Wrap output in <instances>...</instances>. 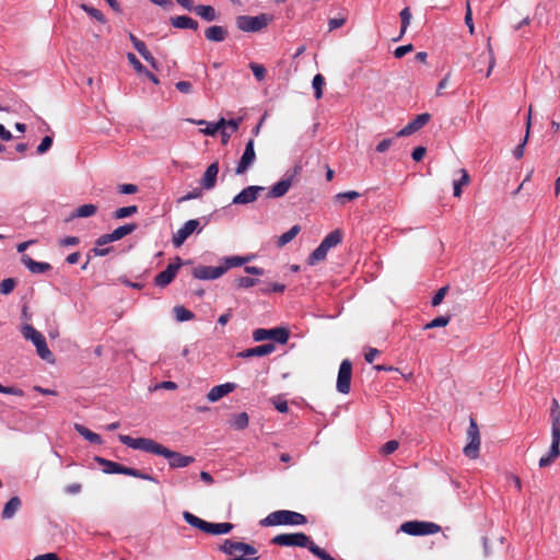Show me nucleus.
Wrapping results in <instances>:
<instances>
[{"instance_id":"61","label":"nucleus","mask_w":560,"mask_h":560,"mask_svg":"<svg viewBox=\"0 0 560 560\" xmlns=\"http://www.w3.org/2000/svg\"><path fill=\"white\" fill-rule=\"evenodd\" d=\"M393 144V139H383L377 145H376V151L380 152V153H383L385 151H387L390 145Z\"/></svg>"},{"instance_id":"23","label":"nucleus","mask_w":560,"mask_h":560,"mask_svg":"<svg viewBox=\"0 0 560 560\" xmlns=\"http://www.w3.org/2000/svg\"><path fill=\"white\" fill-rule=\"evenodd\" d=\"M218 173H219V163L215 161L207 167V170L203 174V177L201 179V185L205 189L210 190L215 186Z\"/></svg>"},{"instance_id":"57","label":"nucleus","mask_w":560,"mask_h":560,"mask_svg":"<svg viewBox=\"0 0 560 560\" xmlns=\"http://www.w3.org/2000/svg\"><path fill=\"white\" fill-rule=\"evenodd\" d=\"M412 49H413V46L411 44L399 46L395 49L394 56L398 59L402 58L405 55L412 51Z\"/></svg>"},{"instance_id":"18","label":"nucleus","mask_w":560,"mask_h":560,"mask_svg":"<svg viewBox=\"0 0 560 560\" xmlns=\"http://www.w3.org/2000/svg\"><path fill=\"white\" fill-rule=\"evenodd\" d=\"M224 275L221 266H198L192 269V276L199 280H214Z\"/></svg>"},{"instance_id":"10","label":"nucleus","mask_w":560,"mask_h":560,"mask_svg":"<svg viewBox=\"0 0 560 560\" xmlns=\"http://www.w3.org/2000/svg\"><path fill=\"white\" fill-rule=\"evenodd\" d=\"M400 530L410 536L433 535L441 530V526L424 521H408L401 524Z\"/></svg>"},{"instance_id":"21","label":"nucleus","mask_w":560,"mask_h":560,"mask_svg":"<svg viewBox=\"0 0 560 560\" xmlns=\"http://www.w3.org/2000/svg\"><path fill=\"white\" fill-rule=\"evenodd\" d=\"M236 388L235 383H225L221 385H217L210 389V392L207 394V398L211 402H215L220 400L225 395L232 393Z\"/></svg>"},{"instance_id":"14","label":"nucleus","mask_w":560,"mask_h":560,"mask_svg":"<svg viewBox=\"0 0 560 560\" xmlns=\"http://www.w3.org/2000/svg\"><path fill=\"white\" fill-rule=\"evenodd\" d=\"M254 145H255V142H254V139L250 138L246 145H245V150L240 159V161L237 162V165L235 167V174L236 175H242L244 173L247 172V170L254 164V162L256 161V153H255V149H254Z\"/></svg>"},{"instance_id":"52","label":"nucleus","mask_w":560,"mask_h":560,"mask_svg":"<svg viewBox=\"0 0 560 560\" xmlns=\"http://www.w3.org/2000/svg\"><path fill=\"white\" fill-rule=\"evenodd\" d=\"M0 393L8 394V395H14V396H19V397L24 396V392L21 388L14 387V386H3L1 384H0Z\"/></svg>"},{"instance_id":"45","label":"nucleus","mask_w":560,"mask_h":560,"mask_svg":"<svg viewBox=\"0 0 560 560\" xmlns=\"http://www.w3.org/2000/svg\"><path fill=\"white\" fill-rule=\"evenodd\" d=\"M80 8L100 23L106 22L104 14L98 9H95L86 3H82Z\"/></svg>"},{"instance_id":"17","label":"nucleus","mask_w":560,"mask_h":560,"mask_svg":"<svg viewBox=\"0 0 560 560\" xmlns=\"http://www.w3.org/2000/svg\"><path fill=\"white\" fill-rule=\"evenodd\" d=\"M431 119V115L429 113H423L417 115L410 122H408L402 129L397 132V137H407L410 136L422 127H424Z\"/></svg>"},{"instance_id":"32","label":"nucleus","mask_w":560,"mask_h":560,"mask_svg":"<svg viewBox=\"0 0 560 560\" xmlns=\"http://www.w3.org/2000/svg\"><path fill=\"white\" fill-rule=\"evenodd\" d=\"M194 11L197 15L208 22L217 20V12L211 5L199 4L195 7Z\"/></svg>"},{"instance_id":"54","label":"nucleus","mask_w":560,"mask_h":560,"mask_svg":"<svg viewBox=\"0 0 560 560\" xmlns=\"http://www.w3.org/2000/svg\"><path fill=\"white\" fill-rule=\"evenodd\" d=\"M446 292H447V287H442L441 289H439L436 291V293L433 295L431 304L433 306L440 305L442 303Z\"/></svg>"},{"instance_id":"47","label":"nucleus","mask_w":560,"mask_h":560,"mask_svg":"<svg viewBox=\"0 0 560 560\" xmlns=\"http://www.w3.org/2000/svg\"><path fill=\"white\" fill-rule=\"evenodd\" d=\"M16 285V281L13 278H7L0 282V293L8 295L10 294Z\"/></svg>"},{"instance_id":"53","label":"nucleus","mask_w":560,"mask_h":560,"mask_svg":"<svg viewBox=\"0 0 560 560\" xmlns=\"http://www.w3.org/2000/svg\"><path fill=\"white\" fill-rule=\"evenodd\" d=\"M346 21H347V19L345 16L329 19V21H328L329 32L341 27L342 25H345Z\"/></svg>"},{"instance_id":"63","label":"nucleus","mask_w":560,"mask_h":560,"mask_svg":"<svg viewBox=\"0 0 560 560\" xmlns=\"http://www.w3.org/2000/svg\"><path fill=\"white\" fill-rule=\"evenodd\" d=\"M177 388V384L172 381H163L155 386V389H168L174 390Z\"/></svg>"},{"instance_id":"41","label":"nucleus","mask_w":560,"mask_h":560,"mask_svg":"<svg viewBox=\"0 0 560 560\" xmlns=\"http://www.w3.org/2000/svg\"><path fill=\"white\" fill-rule=\"evenodd\" d=\"M325 85V78L322 74H316L313 78L312 86L314 89V96L316 100H320L323 97V86Z\"/></svg>"},{"instance_id":"56","label":"nucleus","mask_w":560,"mask_h":560,"mask_svg":"<svg viewBox=\"0 0 560 560\" xmlns=\"http://www.w3.org/2000/svg\"><path fill=\"white\" fill-rule=\"evenodd\" d=\"M118 191L124 195H132L138 191V186L135 184H121L118 186Z\"/></svg>"},{"instance_id":"5","label":"nucleus","mask_w":560,"mask_h":560,"mask_svg":"<svg viewBox=\"0 0 560 560\" xmlns=\"http://www.w3.org/2000/svg\"><path fill=\"white\" fill-rule=\"evenodd\" d=\"M183 517L187 524L199 530L211 535H223L230 533L234 525L232 523H209L190 512L185 511Z\"/></svg>"},{"instance_id":"3","label":"nucleus","mask_w":560,"mask_h":560,"mask_svg":"<svg viewBox=\"0 0 560 560\" xmlns=\"http://www.w3.org/2000/svg\"><path fill=\"white\" fill-rule=\"evenodd\" d=\"M138 228L137 223H128L121 226H118L113 232L101 235L96 242L95 247L91 249V253L94 256H106L110 253L112 247L98 248L100 245H106L112 242L119 241L125 236L131 234Z\"/></svg>"},{"instance_id":"26","label":"nucleus","mask_w":560,"mask_h":560,"mask_svg":"<svg viewBox=\"0 0 560 560\" xmlns=\"http://www.w3.org/2000/svg\"><path fill=\"white\" fill-rule=\"evenodd\" d=\"M170 22L175 28H189L192 31L198 30V22L188 15H178L170 19Z\"/></svg>"},{"instance_id":"6","label":"nucleus","mask_w":560,"mask_h":560,"mask_svg":"<svg viewBox=\"0 0 560 560\" xmlns=\"http://www.w3.org/2000/svg\"><path fill=\"white\" fill-rule=\"evenodd\" d=\"M21 332L26 340H31L36 347L38 357L49 363L55 362V357L49 350L45 337L36 330L32 325L25 324L21 328Z\"/></svg>"},{"instance_id":"46","label":"nucleus","mask_w":560,"mask_h":560,"mask_svg":"<svg viewBox=\"0 0 560 560\" xmlns=\"http://www.w3.org/2000/svg\"><path fill=\"white\" fill-rule=\"evenodd\" d=\"M451 320V317L450 316H439V317H435L434 319H432L431 322H429L428 324L424 325V329H432V328H436V327H444L446 326Z\"/></svg>"},{"instance_id":"60","label":"nucleus","mask_w":560,"mask_h":560,"mask_svg":"<svg viewBox=\"0 0 560 560\" xmlns=\"http://www.w3.org/2000/svg\"><path fill=\"white\" fill-rule=\"evenodd\" d=\"M175 86L179 92L185 94H189L192 91V85L188 81H178Z\"/></svg>"},{"instance_id":"20","label":"nucleus","mask_w":560,"mask_h":560,"mask_svg":"<svg viewBox=\"0 0 560 560\" xmlns=\"http://www.w3.org/2000/svg\"><path fill=\"white\" fill-rule=\"evenodd\" d=\"M276 350V346L271 342L264 343L254 348L245 349L237 353L238 358L248 359L253 357H265L272 353Z\"/></svg>"},{"instance_id":"4","label":"nucleus","mask_w":560,"mask_h":560,"mask_svg":"<svg viewBox=\"0 0 560 560\" xmlns=\"http://www.w3.org/2000/svg\"><path fill=\"white\" fill-rule=\"evenodd\" d=\"M307 523L305 515L289 511L279 510L271 512L264 520L260 521L261 526H278V525H304Z\"/></svg>"},{"instance_id":"8","label":"nucleus","mask_w":560,"mask_h":560,"mask_svg":"<svg viewBox=\"0 0 560 560\" xmlns=\"http://www.w3.org/2000/svg\"><path fill=\"white\" fill-rule=\"evenodd\" d=\"M273 18L267 13H260L258 15H238L235 19L236 27L246 33H257L261 30L266 28L271 22Z\"/></svg>"},{"instance_id":"44","label":"nucleus","mask_w":560,"mask_h":560,"mask_svg":"<svg viewBox=\"0 0 560 560\" xmlns=\"http://www.w3.org/2000/svg\"><path fill=\"white\" fill-rule=\"evenodd\" d=\"M137 51L142 56V58L151 65L152 68L158 69L156 60L152 56V54L148 50L145 44H138Z\"/></svg>"},{"instance_id":"19","label":"nucleus","mask_w":560,"mask_h":560,"mask_svg":"<svg viewBox=\"0 0 560 560\" xmlns=\"http://www.w3.org/2000/svg\"><path fill=\"white\" fill-rule=\"evenodd\" d=\"M199 226L198 220H188L184 225L174 234L173 244L179 247Z\"/></svg>"},{"instance_id":"36","label":"nucleus","mask_w":560,"mask_h":560,"mask_svg":"<svg viewBox=\"0 0 560 560\" xmlns=\"http://www.w3.org/2000/svg\"><path fill=\"white\" fill-rule=\"evenodd\" d=\"M248 422H249V419H248V415L246 412L236 413L231 419V425L235 430H244L245 428L248 427Z\"/></svg>"},{"instance_id":"35","label":"nucleus","mask_w":560,"mask_h":560,"mask_svg":"<svg viewBox=\"0 0 560 560\" xmlns=\"http://www.w3.org/2000/svg\"><path fill=\"white\" fill-rule=\"evenodd\" d=\"M301 231L300 225H293L289 231L279 236L277 245L283 247L290 243Z\"/></svg>"},{"instance_id":"33","label":"nucleus","mask_w":560,"mask_h":560,"mask_svg":"<svg viewBox=\"0 0 560 560\" xmlns=\"http://www.w3.org/2000/svg\"><path fill=\"white\" fill-rule=\"evenodd\" d=\"M250 260V257H242V256H230L225 257L223 259V265H221V268L224 269V273L234 267H241L247 261Z\"/></svg>"},{"instance_id":"31","label":"nucleus","mask_w":560,"mask_h":560,"mask_svg":"<svg viewBox=\"0 0 560 560\" xmlns=\"http://www.w3.org/2000/svg\"><path fill=\"white\" fill-rule=\"evenodd\" d=\"M342 242V232L337 229L327 234L322 244L329 250L332 247H336Z\"/></svg>"},{"instance_id":"59","label":"nucleus","mask_w":560,"mask_h":560,"mask_svg":"<svg viewBox=\"0 0 560 560\" xmlns=\"http://www.w3.org/2000/svg\"><path fill=\"white\" fill-rule=\"evenodd\" d=\"M425 152H427V149L424 147H416L411 153V158L413 159V161L416 162H419L423 159V156L425 155Z\"/></svg>"},{"instance_id":"1","label":"nucleus","mask_w":560,"mask_h":560,"mask_svg":"<svg viewBox=\"0 0 560 560\" xmlns=\"http://www.w3.org/2000/svg\"><path fill=\"white\" fill-rule=\"evenodd\" d=\"M118 440L124 445L133 450H140L165 457L168 460L170 467L173 469L187 467L195 462V457L172 451L149 438H132L130 435L119 434Z\"/></svg>"},{"instance_id":"25","label":"nucleus","mask_w":560,"mask_h":560,"mask_svg":"<svg viewBox=\"0 0 560 560\" xmlns=\"http://www.w3.org/2000/svg\"><path fill=\"white\" fill-rule=\"evenodd\" d=\"M21 260L32 273H44L51 269L50 264L36 261L28 255H23Z\"/></svg>"},{"instance_id":"50","label":"nucleus","mask_w":560,"mask_h":560,"mask_svg":"<svg viewBox=\"0 0 560 560\" xmlns=\"http://www.w3.org/2000/svg\"><path fill=\"white\" fill-rule=\"evenodd\" d=\"M51 144H52V137H50V136L44 137L42 139L39 145L37 147V150H36L37 154L42 155V154L46 153L50 149Z\"/></svg>"},{"instance_id":"48","label":"nucleus","mask_w":560,"mask_h":560,"mask_svg":"<svg viewBox=\"0 0 560 560\" xmlns=\"http://www.w3.org/2000/svg\"><path fill=\"white\" fill-rule=\"evenodd\" d=\"M249 68L253 71L254 77L258 81H262L266 77V68L262 65L250 62Z\"/></svg>"},{"instance_id":"13","label":"nucleus","mask_w":560,"mask_h":560,"mask_svg":"<svg viewBox=\"0 0 560 560\" xmlns=\"http://www.w3.org/2000/svg\"><path fill=\"white\" fill-rule=\"evenodd\" d=\"M352 363L345 359L339 366L336 388L341 394H349L351 389Z\"/></svg>"},{"instance_id":"58","label":"nucleus","mask_w":560,"mask_h":560,"mask_svg":"<svg viewBox=\"0 0 560 560\" xmlns=\"http://www.w3.org/2000/svg\"><path fill=\"white\" fill-rule=\"evenodd\" d=\"M80 243V240L78 236H66L61 240H59V245L65 246H75Z\"/></svg>"},{"instance_id":"7","label":"nucleus","mask_w":560,"mask_h":560,"mask_svg":"<svg viewBox=\"0 0 560 560\" xmlns=\"http://www.w3.org/2000/svg\"><path fill=\"white\" fill-rule=\"evenodd\" d=\"M94 459L96 463H98L101 466H103V471L105 474H121V475H127V476H131L135 478L143 479V480H149L152 482H158V480L152 475L142 472L139 469L126 467L121 464H118V463L109 460V459H105L100 456H96Z\"/></svg>"},{"instance_id":"34","label":"nucleus","mask_w":560,"mask_h":560,"mask_svg":"<svg viewBox=\"0 0 560 560\" xmlns=\"http://www.w3.org/2000/svg\"><path fill=\"white\" fill-rule=\"evenodd\" d=\"M328 249L320 243L308 256L307 264L311 266L316 265L326 258Z\"/></svg>"},{"instance_id":"24","label":"nucleus","mask_w":560,"mask_h":560,"mask_svg":"<svg viewBox=\"0 0 560 560\" xmlns=\"http://www.w3.org/2000/svg\"><path fill=\"white\" fill-rule=\"evenodd\" d=\"M228 30L221 25H212L205 31V37L209 42L221 43L228 37Z\"/></svg>"},{"instance_id":"43","label":"nucleus","mask_w":560,"mask_h":560,"mask_svg":"<svg viewBox=\"0 0 560 560\" xmlns=\"http://www.w3.org/2000/svg\"><path fill=\"white\" fill-rule=\"evenodd\" d=\"M399 16H400V20H401V27H400V35L398 38H396L395 40H398L402 37V35L406 33L407 31V27L409 26L410 24V20H411V12L409 10V8H405L400 11L399 13Z\"/></svg>"},{"instance_id":"28","label":"nucleus","mask_w":560,"mask_h":560,"mask_svg":"<svg viewBox=\"0 0 560 560\" xmlns=\"http://www.w3.org/2000/svg\"><path fill=\"white\" fill-rule=\"evenodd\" d=\"M458 173L460 174V177L458 179H454L453 182V195L456 198H460L463 194V187L468 186L470 183V176L465 168H460Z\"/></svg>"},{"instance_id":"15","label":"nucleus","mask_w":560,"mask_h":560,"mask_svg":"<svg viewBox=\"0 0 560 560\" xmlns=\"http://www.w3.org/2000/svg\"><path fill=\"white\" fill-rule=\"evenodd\" d=\"M219 550L226 555H234L236 552H243L244 556L257 555V549L254 546L230 539L224 540V542L219 547Z\"/></svg>"},{"instance_id":"29","label":"nucleus","mask_w":560,"mask_h":560,"mask_svg":"<svg viewBox=\"0 0 560 560\" xmlns=\"http://www.w3.org/2000/svg\"><path fill=\"white\" fill-rule=\"evenodd\" d=\"M22 505L21 499L19 497H12L5 504L2 510L1 516L3 520L12 518L15 513L20 510Z\"/></svg>"},{"instance_id":"64","label":"nucleus","mask_w":560,"mask_h":560,"mask_svg":"<svg viewBox=\"0 0 560 560\" xmlns=\"http://www.w3.org/2000/svg\"><path fill=\"white\" fill-rule=\"evenodd\" d=\"M33 560H58V555L55 552H48L35 557Z\"/></svg>"},{"instance_id":"39","label":"nucleus","mask_w":560,"mask_h":560,"mask_svg":"<svg viewBox=\"0 0 560 560\" xmlns=\"http://www.w3.org/2000/svg\"><path fill=\"white\" fill-rule=\"evenodd\" d=\"M138 212L137 206H128V207H121L114 211L113 218L116 220L125 219L128 217H131Z\"/></svg>"},{"instance_id":"11","label":"nucleus","mask_w":560,"mask_h":560,"mask_svg":"<svg viewBox=\"0 0 560 560\" xmlns=\"http://www.w3.org/2000/svg\"><path fill=\"white\" fill-rule=\"evenodd\" d=\"M290 338V331L285 327H275L271 329L257 328L253 331V339L256 342L272 340L280 345L288 342Z\"/></svg>"},{"instance_id":"42","label":"nucleus","mask_w":560,"mask_h":560,"mask_svg":"<svg viewBox=\"0 0 560 560\" xmlns=\"http://www.w3.org/2000/svg\"><path fill=\"white\" fill-rule=\"evenodd\" d=\"M359 197H360V194L358 191L350 190V191L337 194L334 197V199H335V202L339 203L340 206H343L346 203V201H352Z\"/></svg>"},{"instance_id":"49","label":"nucleus","mask_w":560,"mask_h":560,"mask_svg":"<svg viewBox=\"0 0 560 560\" xmlns=\"http://www.w3.org/2000/svg\"><path fill=\"white\" fill-rule=\"evenodd\" d=\"M127 59L137 73L141 74L143 71H145L147 68L139 61L135 54L128 52Z\"/></svg>"},{"instance_id":"12","label":"nucleus","mask_w":560,"mask_h":560,"mask_svg":"<svg viewBox=\"0 0 560 560\" xmlns=\"http://www.w3.org/2000/svg\"><path fill=\"white\" fill-rule=\"evenodd\" d=\"M183 260L180 257L176 256L174 261L170 262L165 270L158 273L154 278V284L160 288H165L176 277L179 268L183 266Z\"/></svg>"},{"instance_id":"55","label":"nucleus","mask_w":560,"mask_h":560,"mask_svg":"<svg viewBox=\"0 0 560 560\" xmlns=\"http://www.w3.org/2000/svg\"><path fill=\"white\" fill-rule=\"evenodd\" d=\"M465 24L468 26L470 34H472L474 33V23H472V12H471L469 1H467V3H466Z\"/></svg>"},{"instance_id":"9","label":"nucleus","mask_w":560,"mask_h":560,"mask_svg":"<svg viewBox=\"0 0 560 560\" xmlns=\"http://www.w3.org/2000/svg\"><path fill=\"white\" fill-rule=\"evenodd\" d=\"M466 438L468 440V443L463 448L464 455L470 459L478 458L481 439H480L479 427L474 418H470V420H469V427L466 432Z\"/></svg>"},{"instance_id":"51","label":"nucleus","mask_w":560,"mask_h":560,"mask_svg":"<svg viewBox=\"0 0 560 560\" xmlns=\"http://www.w3.org/2000/svg\"><path fill=\"white\" fill-rule=\"evenodd\" d=\"M399 446V443L396 440L387 441L381 448V453L383 455H389L394 453Z\"/></svg>"},{"instance_id":"2","label":"nucleus","mask_w":560,"mask_h":560,"mask_svg":"<svg viewBox=\"0 0 560 560\" xmlns=\"http://www.w3.org/2000/svg\"><path fill=\"white\" fill-rule=\"evenodd\" d=\"M551 416V445L548 454L539 459V467L550 466L560 456V406L557 399L552 400Z\"/></svg>"},{"instance_id":"16","label":"nucleus","mask_w":560,"mask_h":560,"mask_svg":"<svg viewBox=\"0 0 560 560\" xmlns=\"http://www.w3.org/2000/svg\"><path fill=\"white\" fill-rule=\"evenodd\" d=\"M265 187L262 186H247L236 196H234L232 203L233 205H248L257 200L259 192L264 191Z\"/></svg>"},{"instance_id":"30","label":"nucleus","mask_w":560,"mask_h":560,"mask_svg":"<svg viewBox=\"0 0 560 560\" xmlns=\"http://www.w3.org/2000/svg\"><path fill=\"white\" fill-rule=\"evenodd\" d=\"M97 212V207L93 203H86L78 207L70 217L66 220L67 222L75 218H89Z\"/></svg>"},{"instance_id":"27","label":"nucleus","mask_w":560,"mask_h":560,"mask_svg":"<svg viewBox=\"0 0 560 560\" xmlns=\"http://www.w3.org/2000/svg\"><path fill=\"white\" fill-rule=\"evenodd\" d=\"M73 429L75 430V432H78L82 438H84L86 441H89L90 443L92 444H96V445H100L103 443V440H102V436L93 431H91L90 429H88L86 427H84L83 424H80V423H74L73 425Z\"/></svg>"},{"instance_id":"40","label":"nucleus","mask_w":560,"mask_h":560,"mask_svg":"<svg viewBox=\"0 0 560 560\" xmlns=\"http://www.w3.org/2000/svg\"><path fill=\"white\" fill-rule=\"evenodd\" d=\"M175 317L178 322H187L195 317V314L184 306H175L173 310Z\"/></svg>"},{"instance_id":"38","label":"nucleus","mask_w":560,"mask_h":560,"mask_svg":"<svg viewBox=\"0 0 560 560\" xmlns=\"http://www.w3.org/2000/svg\"><path fill=\"white\" fill-rule=\"evenodd\" d=\"M258 279L250 277H238L233 281V285L235 289H248L258 283Z\"/></svg>"},{"instance_id":"62","label":"nucleus","mask_w":560,"mask_h":560,"mask_svg":"<svg viewBox=\"0 0 560 560\" xmlns=\"http://www.w3.org/2000/svg\"><path fill=\"white\" fill-rule=\"evenodd\" d=\"M81 490H82V485L79 483V482H74V483L68 485L65 488V491L68 494H78V493L81 492Z\"/></svg>"},{"instance_id":"37","label":"nucleus","mask_w":560,"mask_h":560,"mask_svg":"<svg viewBox=\"0 0 560 560\" xmlns=\"http://www.w3.org/2000/svg\"><path fill=\"white\" fill-rule=\"evenodd\" d=\"M530 115H532V106L529 107V112H528V118H527V128H526V136L524 137V140L522 143H520L514 150H513V155L515 156V159L520 160L523 158L524 155V149H525V144L527 142V138H528V133H529V128H530Z\"/></svg>"},{"instance_id":"22","label":"nucleus","mask_w":560,"mask_h":560,"mask_svg":"<svg viewBox=\"0 0 560 560\" xmlns=\"http://www.w3.org/2000/svg\"><path fill=\"white\" fill-rule=\"evenodd\" d=\"M293 176H289L276 183L267 192L268 198H280L283 197L292 186Z\"/></svg>"}]
</instances>
